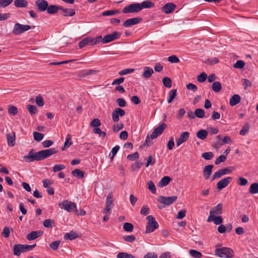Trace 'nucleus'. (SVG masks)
Instances as JSON below:
<instances>
[{"instance_id":"1","label":"nucleus","mask_w":258,"mask_h":258,"mask_svg":"<svg viewBox=\"0 0 258 258\" xmlns=\"http://www.w3.org/2000/svg\"><path fill=\"white\" fill-rule=\"evenodd\" d=\"M57 152L55 148H50L34 152V149H31L27 155L23 156L24 160L28 163L32 162L34 161H41L44 160L51 155Z\"/></svg>"},{"instance_id":"2","label":"nucleus","mask_w":258,"mask_h":258,"mask_svg":"<svg viewBox=\"0 0 258 258\" xmlns=\"http://www.w3.org/2000/svg\"><path fill=\"white\" fill-rule=\"evenodd\" d=\"M215 254L220 257L231 258L234 256V252L231 248L222 247L216 248L215 250Z\"/></svg>"},{"instance_id":"3","label":"nucleus","mask_w":258,"mask_h":258,"mask_svg":"<svg viewBox=\"0 0 258 258\" xmlns=\"http://www.w3.org/2000/svg\"><path fill=\"white\" fill-rule=\"evenodd\" d=\"M146 219L148 220V222L146 225V233H151L158 228L159 225L153 216H148Z\"/></svg>"},{"instance_id":"4","label":"nucleus","mask_w":258,"mask_h":258,"mask_svg":"<svg viewBox=\"0 0 258 258\" xmlns=\"http://www.w3.org/2000/svg\"><path fill=\"white\" fill-rule=\"evenodd\" d=\"M31 28V27L30 25H23L17 23L14 25L12 33L15 35H19L29 30Z\"/></svg>"},{"instance_id":"5","label":"nucleus","mask_w":258,"mask_h":258,"mask_svg":"<svg viewBox=\"0 0 258 258\" xmlns=\"http://www.w3.org/2000/svg\"><path fill=\"white\" fill-rule=\"evenodd\" d=\"M58 206L61 209H63L68 212H74L77 206L76 204L71 201L63 200L61 203H59Z\"/></svg>"},{"instance_id":"6","label":"nucleus","mask_w":258,"mask_h":258,"mask_svg":"<svg viewBox=\"0 0 258 258\" xmlns=\"http://www.w3.org/2000/svg\"><path fill=\"white\" fill-rule=\"evenodd\" d=\"M141 11L140 3H133L125 7L122 11L124 14L138 13Z\"/></svg>"},{"instance_id":"7","label":"nucleus","mask_w":258,"mask_h":258,"mask_svg":"<svg viewBox=\"0 0 258 258\" xmlns=\"http://www.w3.org/2000/svg\"><path fill=\"white\" fill-rule=\"evenodd\" d=\"M177 199V197L173 196L171 197L160 196L158 201L165 206H169L174 203Z\"/></svg>"},{"instance_id":"8","label":"nucleus","mask_w":258,"mask_h":258,"mask_svg":"<svg viewBox=\"0 0 258 258\" xmlns=\"http://www.w3.org/2000/svg\"><path fill=\"white\" fill-rule=\"evenodd\" d=\"M121 34L116 31L113 32L111 34L105 35L102 38V43L105 44L112 42L120 38Z\"/></svg>"},{"instance_id":"9","label":"nucleus","mask_w":258,"mask_h":258,"mask_svg":"<svg viewBox=\"0 0 258 258\" xmlns=\"http://www.w3.org/2000/svg\"><path fill=\"white\" fill-rule=\"evenodd\" d=\"M167 125L165 123H162L160 124L158 126L154 129L153 132L150 135V137L152 139H154L158 137V136L162 134L163 131L166 128Z\"/></svg>"},{"instance_id":"10","label":"nucleus","mask_w":258,"mask_h":258,"mask_svg":"<svg viewBox=\"0 0 258 258\" xmlns=\"http://www.w3.org/2000/svg\"><path fill=\"white\" fill-rule=\"evenodd\" d=\"M125 112L124 110L120 108H116L112 113V120L114 122H118L119 121V116H123Z\"/></svg>"},{"instance_id":"11","label":"nucleus","mask_w":258,"mask_h":258,"mask_svg":"<svg viewBox=\"0 0 258 258\" xmlns=\"http://www.w3.org/2000/svg\"><path fill=\"white\" fill-rule=\"evenodd\" d=\"M232 171L228 168L221 169L215 172L212 177V180L220 178L221 176L231 173Z\"/></svg>"},{"instance_id":"12","label":"nucleus","mask_w":258,"mask_h":258,"mask_svg":"<svg viewBox=\"0 0 258 258\" xmlns=\"http://www.w3.org/2000/svg\"><path fill=\"white\" fill-rule=\"evenodd\" d=\"M142 21V18L140 17H136L128 19L125 20L123 23V26L124 27H129L131 26L137 24Z\"/></svg>"},{"instance_id":"13","label":"nucleus","mask_w":258,"mask_h":258,"mask_svg":"<svg viewBox=\"0 0 258 258\" xmlns=\"http://www.w3.org/2000/svg\"><path fill=\"white\" fill-rule=\"evenodd\" d=\"M232 178L231 177H226L220 180L217 183V188L218 190H221L226 187L228 184L231 181Z\"/></svg>"},{"instance_id":"14","label":"nucleus","mask_w":258,"mask_h":258,"mask_svg":"<svg viewBox=\"0 0 258 258\" xmlns=\"http://www.w3.org/2000/svg\"><path fill=\"white\" fill-rule=\"evenodd\" d=\"M35 5L38 11L44 12L47 10L48 4L45 0H37L35 2Z\"/></svg>"},{"instance_id":"15","label":"nucleus","mask_w":258,"mask_h":258,"mask_svg":"<svg viewBox=\"0 0 258 258\" xmlns=\"http://www.w3.org/2000/svg\"><path fill=\"white\" fill-rule=\"evenodd\" d=\"M189 137V133L188 132H184L180 134L179 138L176 139V143L177 147L186 142Z\"/></svg>"},{"instance_id":"16","label":"nucleus","mask_w":258,"mask_h":258,"mask_svg":"<svg viewBox=\"0 0 258 258\" xmlns=\"http://www.w3.org/2000/svg\"><path fill=\"white\" fill-rule=\"evenodd\" d=\"M175 7L176 6L173 3H167L162 8V11L165 14H170L175 9Z\"/></svg>"},{"instance_id":"17","label":"nucleus","mask_w":258,"mask_h":258,"mask_svg":"<svg viewBox=\"0 0 258 258\" xmlns=\"http://www.w3.org/2000/svg\"><path fill=\"white\" fill-rule=\"evenodd\" d=\"M223 205L221 203L218 204L216 206L212 208L210 212V214L214 216L220 215L222 213Z\"/></svg>"},{"instance_id":"18","label":"nucleus","mask_w":258,"mask_h":258,"mask_svg":"<svg viewBox=\"0 0 258 258\" xmlns=\"http://www.w3.org/2000/svg\"><path fill=\"white\" fill-rule=\"evenodd\" d=\"M213 167L214 166L213 165H208L204 167L203 169V175L205 179H208L210 177Z\"/></svg>"},{"instance_id":"19","label":"nucleus","mask_w":258,"mask_h":258,"mask_svg":"<svg viewBox=\"0 0 258 258\" xmlns=\"http://www.w3.org/2000/svg\"><path fill=\"white\" fill-rule=\"evenodd\" d=\"M15 133L13 132L7 134V140L8 146L13 147L15 145Z\"/></svg>"},{"instance_id":"20","label":"nucleus","mask_w":258,"mask_h":258,"mask_svg":"<svg viewBox=\"0 0 258 258\" xmlns=\"http://www.w3.org/2000/svg\"><path fill=\"white\" fill-rule=\"evenodd\" d=\"M141 11L144 9H149L153 8L155 6L154 3L150 0H146L140 3Z\"/></svg>"},{"instance_id":"21","label":"nucleus","mask_w":258,"mask_h":258,"mask_svg":"<svg viewBox=\"0 0 258 258\" xmlns=\"http://www.w3.org/2000/svg\"><path fill=\"white\" fill-rule=\"evenodd\" d=\"M42 234V232L41 231H32L28 234H27L26 237L27 239L29 240H33L41 236Z\"/></svg>"},{"instance_id":"22","label":"nucleus","mask_w":258,"mask_h":258,"mask_svg":"<svg viewBox=\"0 0 258 258\" xmlns=\"http://www.w3.org/2000/svg\"><path fill=\"white\" fill-rule=\"evenodd\" d=\"M60 8H61L60 6L53 5H51L50 6L48 5L46 11L47 13L49 14H54L57 13L58 10H60Z\"/></svg>"},{"instance_id":"23","label":"nucleus","mask_w":258,"mask_h":258,"mask_svg":"<svg viewBox=\"0 0 258 258\" xmlns=\"http://www.w3.org/2000/svg\"><path fill=\"white\" fill-rule=\"evenodd\" d=\"M240 96L238 94L233 95L229 100L230 105L231 106H234L240 102Z\"/></svg>"},{"instance_id":"24","label":"nucleus","mask_w":258,"mask_h":258,"mask_svg":"<svg viewBox=\"0 0 258 258\" xmlns=\"http://www.w3.org/2000/svg\"><path fill=\"white\" fill-rule=\"evenodd\" d=\"M171 180V178L168 176H164L161 178L158 183V186L160 187L165 186L169 184L170 181Z\"/></svg>"},{"instance_id":"25","label":"nucleus","mask_w":258,"mask_h":258,"mask_svg":"<svg viewBox=\"0 0 258 258\" xmlns=\"http://www.w3.org/2000/svg\"><path fill=\"white\" fill-rule=\"evenodd\" d=\"M60 10L63 12V16L64 17H71L75 14V10L73 9H66L61 7Z\"/></svg>"},{"instance_id":"26","label":"nucleus","mask_w":258,"mask_h":258,"mask_svg":"<svg viewBox=\"0 0 258 258\" xmlns=\"http://www.w3.org/2000/svg\"><path fill=\"white\" fill-rule=\"evenodd\" d=\"M154 72L152 68L148 67H145L144 68V73H143L142 76L144 78L148 79L150 78Z\"/></svg>"},{"instance_id":"27","label":"nucleus","mask_w":258,"mask_h":258,"mask_svg":"<svg viewBox=\"0 0 258 258\" xmlns=\"http://www.w3.org/2000/svg\"><path fill=\"white\" fill-rule=\"evenodd\" d=\"M73 144L72 141V136L70 134H68L66 138V141L64 142L63 146L61 147L62 151L64 150L66 148H69Z\"/></svg>"},{"instance_id":"28","label":"nucleus","mask_w":258,"mask_h":258,"mask_svg":"<svg viewBox=\"0 0 258 258\" xmlns=\"http://www.w3.org/2000/svg\"><path fill=\"white\" fill-rule=\"evenodd\" d=\"M14 5L16 8H26L28 3L26 0H15Z\"/></svg>"},{"instance_id":"29","label":"nucleus","mask_w":258,"mask_h":258,"mask_svg":"<svg viewBox=\"0 0 258 258\" xmlns=\"http://www.w3.org/2000/svg\"><path fill=\"white\" fill-rule=\"evenodd\" d=\"M90 45H96L100 42L102 43V37L101 36H98L95 38H92L91 37H89Z\"/></svg>"},{"instance_id":"30","label":"nucleus","mask_w":258,"mask_h":258,"mask_svg":"<svg viewBox=\"0 0 258 258\" xmlns=\"http://www.w3.org/2000/svg\"><path fill=\"white\" fill-rule=\"evenodd\" d=\"M23 244H15L13 248V254L16 256H19L21 252H23Z\"/></svg>"},{"instance_id":"31","label":"nucleus","mask_w":258,"mask_h":258,"mask_svg":"<svg viewBox=\"0 0 258 258\" xmlns=\"http://www.w3.org/2000/svg\"><path fill=\"white\" fill-rule=\"evenodd\" d=\"M208 136V132L205 130H201L196 133V136L201 140H205Z\"/></svg>"},{"instance_id":"32","label":"nucleus","mask_w":258,"mask_h":258,"mask_svg":"<svg viewBox=\"0 0 258 258\" xmlns=\"http://www.w3.org/2000/svg\"><path fill=\"white\" fill-rule=\"evenodd\" d=\"M78 237V235L76 233L71 231L69 233H67L64 235V239L65 240H72L76 239Z\"/></svg>"},{"instance_id":"33","label":"nucleus","mask_w":258,"mask_h":258,"mask_svg":"<svg viewBox=\"0 0 258 258\" xmlns=\"http://www.w3.org/2000/svg\"><path fill=\"white\" fill-rule=\"evenodd\" d=\"M177 94V90L172 89L170 90L168 93V97L167 99V102L168 103H170L173 99L175 98Z\"/></svg>"},{"instance_id":"34","label":"nucleus","mask_w":258,"mask_h":258,"mask_svg":"<svg viewBox=\"0 0 258 258\" xmlns=\"http://www.w3.org/2000/svg\"><path fill=\"white\" fill-rule=\"evenodd\" d=\"M249 192L251 194H256L258 193V183L254 182L250 185L249 188Z\"/></svg>"},{"instance_id":"35","label":"nucleus","mask_w":258,"mask_h":258,"mask_svg":"<svg viewBox=\"0 0 258 258\" xmlns=\"http://www.w3.org/2000/svg\"><path fill=\"white\" fill-rule=\"evenodd\" d=\"M72 175L79 178H82L84 177V172L79 169H75L72 172Z\"/></svg>"},{"instance_id":"36","label":"nucleus","mask_w":258,"mask_h":258,"mask_svg":"<svg viewBox=\"0 0 258 258\" xmlns=\"http://www.w3.org/2000/svg\"><path fill=\"white\" fill-rule=\"evenodd\" d=\"M212 89L215 92H219L222 89L220 82H214L212 85Z\"/></svg>"},{"instance_id":"37","label":"nucleus","mask_w":258,"mask_h":258,"mask_svg":"<svg viewBox=\"0 0 258 258\" xmlns=\"http://www.w3.org/2000/svg\"><path fill=\"white\" fill-rule=\"evenodd\" d=\"M189 253L194 258H201L202 256V253L195 249H190Z\"/></svg>"},{"instance_id":"38","label":"nucleus","mask_w":258,"mask_h":258,"mask_svg":"<svg viewBox=\"0 0 258 258\" xmlns=\"http://www.w3.org/2000/svg\"><path fill=\"white\" fill-rule=\"evenodd\" d=\"M249 125L248 123H245L239 132L241 136H245L249 131Z\"/></svg>"},{"instance_id":"39","label":"nucleus","mask_w":258,"mask_h":258,"mask_svg":"<svg viewBox=\"0 0 258 258\" xmlns=\"http://www.w3.org/2000/svg\"><path fill=\"white\" fill-rule=\"evenodd\" d=\"M116 257L117 258H136V257L134 255H133L131 254H129V253H127L126 252H123L118 253L116 256Z\"/></svg>"},{"instance_id":"40","label":"nucleus","mask_w":258,"mask_h":258,"mask_svg":"<svg viewBox=\"0 0 258 258\" xmlns=\"http://www.w3.org/2000/svg\"><path fill=\"white\" fill-rule=\"evenodd\" d=\"M123 228L126 232H132L134 229V226L130 223L125 222L123 225Z\"/></svg>"},{"instance_id":"41","label":"nucleus","mask_w":258,"mask_h":258,"mask_svg":"<svg viewBox=\"0 0 258 258\" xmlns=\"http://www.w3.org/2000/svg\"><path fill=\"white\" fill-rule=\"evenodd\" d=\"M33 135L34 139L37 142L41 141L44 138V135L43 134L38 133L37 132H33Z\"/></svg>"},{"instance_id":"42","label":"nucleus","mask_w":258,"mask_h":258,"mask_svg":"<svg viewBox=\"0 0 258 258\" xmlns=\"http://www.w3.org/2000/svg\"><path fill=\"white\" fill-rule=\"evenodd\" d=\"M119 13H120V11L119 10H108V11L103 12L102 13V15L104 16H107L114 15L117 14Z\"/></svg>"},{"instance_id":"43","label":"nucleus","mask_w":258,"mask_h":258,"mask_svg":"<svg viewBox=\"0 0 258 258\" xmlns=\"http://www.w3.org/2000/svg\"><path fill=\"white\" fill-rule=\"evenodd\" d=\"M195 114L197 117L202 118L205 116V113L203 109L198 108L195 110Z\"/></svg>"},{"instance_id":"44","label":"nucleus","mask_w":258,"mask_h":258,"mask_svg":"<svg viewBox=\"0 0 258 258\" xmlns=\"http://www.w3.org/2000/svg\"><path fill=\"white\" fill-rule=\"evenodd\" d=\"M87 45H90L89 37L83 39L79 43V47L80 48L86 46Z\"/></svg>"},{"instance_id":"45","label":"nucleus","mask_w":258,"mask_h":258,"mask_svg":"<svg viewBox=\"0 0 258 258\" xmlns=\"http://www.w3.org/2000/svg\"><path fill=\"white\" fill-rule=\"evenodd\" d=\"M163 84L165 87L170 88L172 86L171 80L168 77H165L163 79Z\"/></svg>"},{"instance_id":"46","label":"nucleus","mask_w":258,"mask_h":258,"mask_svg":"<svg viewBox=\"0 0 258 258\" xmlns=\"http://www.w3.org/2000/svg\"><path fill=\"white\" fill-rule=\"evenodd\" d=\"M213 157L214 154L212 152H205L202 154V157L207 160H211Z\"/></svg>"},{"instance_id":"47","label":"nucleus","mask_w":258,"mask_h":258,"mask_svg":"<svg viewBox=\"0 0 258 258\" xmlns=\"http://www.w3.org/2000/svg\"><path fill=\"white\" fill-rule=\"evenodd\" d=\"M148 188L153 194H155L156 192V186L154 182L150 180L148 182Z\"/></svg>"},{"instance_id":"48","label":"nucleus","mask_w":258,"mask_h":258,"mask_svg":"<svg viewBox=\"0 0 258 258\" xmlns=\"http://www.w3.org/2000/svg\"><path fill=\"white\" fill-rule=\"evenodd\" d=\"M207 78V75L205 73H202L197 78L199 82L203 83L206 81Z\"/></svg>"},{"instance_id":"49","label":"nucleus","mask_w":258,"mask_h":258,"mask_svg":"<svg viewBox=\"0 0 258 258\" xmlns=\"http://www.w3.org/2000/svg\"><path fill=\"white\" fill-rule=\"evenodd\" d=\"M27 109L31 114H34L37 113V108L35 105H28L27 106Z\"/></svg>"},{"instance_id":"50","label":"nucleus","mask_w":258,"mask_h":258,"mask_svg":"<svg viewBox=\"0 0 258 258\" xmlns=\"http://www.w3.org/2000/svg\"><path fill=\"white\" fill-rule=\"evenodd\" d=\"M8 112L9 114H10L11 115H15L16 114H17L18 109L15 106L10 105L9 106Z\"/></svg>"},{"instance_id":"51","label":"nucleus","mask_w":258,"mask_h":258,"mask_svg":"<svg viewBox=\"0 0 258 258\" xmlns=\"http://www.w3.org/2000/svg\"><path fill=\"white\" fill-rule=\"evenodd\" d=\"M13 0H0V8H6L9 6Z\"/></svg>"},{"instance_id":"52","label":"nucleus","mask_w":258,"mask_h":258,"mask_svg":"<svg viewBox=\"0 0 258 258\" xmlns=\"http://www.w3.org/2000/svg\"><path fill=\"white\" fill-rule=\"evenodd\" d=\"M134 72V69L128 68V69H123V70L119 71L118 72V74L120 76H123V75H127L128 74L132 73Z\"/></svg>"},{"instance_id":"53","label":"nucleus","mask_w":258,"mask_h":258,"mask_svg":"<svg viewBox=\"0 0 258 258\" xmlns=\"http://www.w3.org/2000/svg\"><path fill=\"white\" fill-rule=\"evenodd\" d=\"M36 103L39 107H42L44 105V100L41 95H38L35 98Z\"/></svg>"},{"instance_id":"54","label":"nucleus","mask_w":258,"mask_h":258,"mask_svg":"<svg viewBox=\"0 0 258 258\" xmlns=\"http://www.w3.org/2000/svg\"><path fill=\"white\" fill-rule=\"evenodd\" d=\"M65 168L66 166L63 164H55L53 167L52 171L54 172H56L64 169Z\"/></svg>"},{"instance_id":"55","label":"nucleus","mask_w":258,"mask_h":258,"mask_svg":"<svg viewBox=\"0 0 258 258\" xmlns=\"http://www.w3.org/2000/svg\"><path fill=\"white\" fill-rule=\"evenodd\" d=\"M245 66V62L241 60H237L233 65V67L236 69H242Z\"/></svg>"},{"instance_id":"56","label":"nucleus","mask_w":258,"mask_h":258,"mask_svg":"<svg viewBox=\"0 0 258 258\" xmlns=\"http://www.w3.org/2000/svg\"><path fill=\"white\" fill-rule=\"evenodd\" d=\"M123 239L126 242H133L136 240V237L133 235L123 236Z\"/></svg>"},{"instance_id":"57","label":"nucleus","mask_w":258,"mask_h":258,"mask_svg":"<svg viewBox=\"0 0 258 258\" xmlns=\"http://www.w3.org/2000/svg\"><path fill=\"white\" fill-rule=\"evenodd\" d=\"M93 132L94 134L99 135L100 137H105L106 135V133L101 131L99 127H95Z\"/></svg>"},{"instance_id":"58","label":"nucleus","mask_w":258,"mask_h":258,"mask_svg":"<svg viewBox=\"0 0 258 258\" xmlns=\"http://www.w3.org/2000/svg\"><path fill=\"white\" fill-rule=\"evenodd\" d=\"M101 125V122L99 119L94 118L90 122V126L95 127H98Z\"/></svg>"},{"instance_id":"59","label":"nucleus","mask_w":258,"mask_h":258,"mask_svg":"<svg viewBox=\"0 0 258 258\" xmlns=\"http://www.w3.org/2000/svg\"><path fill=\"white\" fill-rule=\"evenodd\" d=\"M150 209L147 205L144 206L141 210L140 214L142 215L146 216L149 213Z\"/></svg>"},{"instance_id":"60","label":"nucleus","mask_w":258,"mask_h":258,"mask_svg":"<svg viewBox=\"0 0 258 258\" xmlns=\"http://www.w3.org/2000/svg\"><path fill=\"white\" fill-rule=\"evenodd\" d=\"M53 221L51 219H46L43 221V226L46 228L52 227L53 224Z\"/></svg>"},{"instance_id":"61","label":"nucleus","mask_w":258,"mask_h":258,"mask_svg":"<svg viewBox=\"0 0 258 258\" xmlns=\"http://www.w3.org/2000/svg\"><path fill=\"white\" fill-rule=\"evenodd\" d=\"M60 241L56 240V241L51 242L49 246L53 250H56L58 248V247L59 245L60 244Z\"/></svg>"},{"instance_id":"62","label":"nucleus","mask_w":258,"mask_h":258,"mask_svg":"<svg viewBox=\"0 0 258 258\" xmlns=\"http://www.w3.org/2000/svg\"><path fill=\"white\" fill-rule=\"evenodd\" d=\"M226 159V156L223 155L219 156L215 160V163L216 165H219L221 162H224Z\"/></svg>"},{"instance_id":"63","label":"nucleus","mask_w":258,"mask_h":258,"mask_svg":"<svg viewBox=\"0 0 258 258\" xmlns=\"http://www.w3.org/2000/svg\"><path fill=\"white\" fill-rule=\"evenodd\" d=\"M36 246V244L33 245H23V252H26L32 250Z\"/></svg>"},{"instance_id":"64","label":"nucleus","mask_w":258,"mask_h":258,"mask_svg":"<svg viewBox=\"0 0 258 258\" xmlns=\"http://www.w3.org/2000/svg\"><path fill=\"white\" fill-rule=\"evenodd\" d=\"M168 60L171 63H178L180 61L179 59L174 55L169 56Z\"/></svg>"}]
</instances>
